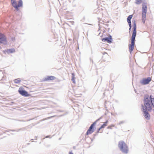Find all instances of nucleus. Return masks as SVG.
Masks as SVG:
<instances>
[{
  "instance_id": "1",
  "label": "nucleus",
  "mask_w": 154,
  "mask_h": 154,
  "mask_svg": "<svg viewBox=\"0 0 154 154\" xmlns=\"http://www.w3.org/2000/svg\"><path fill=\"white\" fill-rule=\"evenodd\" d=\"M144 104L145 107L144 109L151 111L153 107L154 108V98L150 97H145L144 99Z\"/></svg>"
},
{
  "instance_id": "2",
  "label": "nucleus",
  "mask_w": 154,
  "mask_h": 154,
  "mask_svg": "<svg viewBox=\"0 0 154 154\" xmlns=\"http://www.w3.org/2000/svg\"><path fill=\"white\" fill-rule=\"evenodd\" d=\"M136 25L135 22H134V24L133 32L131 38V44H130L129 46V51L130 53L132 52L134 48L135 44V38L136 35Z\"/></svg>"
},
{
  "instance_id": "3",
  "label": "nucleus",
  "mask_w": 154,
  "mask_h": 154,
  "mask_svg": "<svg viewBox=\"0 0 154 154\" xmlns=\"http://www.w3.org/2000/svg\"><path fill=\"white\" fill-rule=\"evenodd\" d=\"M118 146L120 150L123 153L127 154L128 153L129 149L126 143L122 140L119 141Z\"/></svg>"
},
{
  "instance_id": "4",
  "label": "nucleus",
  "mask_w": 154,
  "mask_h": 154,
  "mask_svg": "<svg viewBox=\"0 0 154 154\" xmlns=\"http://www.w3.org/2000/svg\"><path fill=\"white\" fill-rule=\"evenodd\" d=\"M12 6L16 9H18L19 7H22L23 5V2L21 0H20L17 4L15 0H11Z\"/></svg>"
},
{
  "instance_id": "5",
  "label": "nucleus",
  "mask_w": 154,
  "mask_h": 154,
  "mask_svg": "<svg viewBox=\"0 0 154 154\" xmlns=\"http://www.w3.org/2000/svg\"><path fill=\"white\" fill-rule=\"evenodd\" d=\"M7 43V38L5 36L4 34L0 33V44L6 45Z\"/></svg>"
},
{
  "instance_id": "6",
  "label": "nucleus",
  "mask_w": 154,
  "mask_h": 154,
  "mask_svg": "<svg viewBox=\"0 0 154 154\" xmlns=\"http://www.w3.org/2000/svg\"><path fill=\"white\" fill-rule=\"evenodd\" d=\"M97 121V120L91 125L87 131L86 133V135H88L89 134H91L94 132V126L96 124Z\"/></svg>"
},
{
  "instance_id": "7",
  "label": "nucleus",
  "mask_w": 154,
  "mask_h": 154,
  "mask_svg": "<svg viewBox=\"0 0 154 154\" xmlns=\"http://www.w3.org/2000/svg\"><path fill=\"white\" fill-rule=\"evenodd\" d=\"M152 80V78L148 77L147 78H144L140 81V83L142 85H146L149 83Z\"/></svg>"
},
{
  "instance_id": "8",
  "label": "nucleus",
  "mask_w": 154,
  "mask_h": 154,
  "mask_svg": "<svg viewBox=\"0 0 154 154\" xmlns=\"http://www.w3.org/2000/svg\"><path fill=\"white\" fill-rule=\"evenodd\" d=\"M18 92L22 95L25 97H28L30 96V94H28L26 91L24 90L22 87H20L18 90Z\"/></svg>"
},
{
  "instance_id": "9",
  "label": "nucleus",
  "mask_w": 154,
  "mask_h": 154,
  "mask_svg": "<svg viewBox=\"0 0 154 154\" xmlns=\"http://www.w3.org/2000/svg\"><path fill=\"white\" fill-rule=\"evenodd\" d=\"M143 110L144 114L143 115L145 118L147 120H149L150 119V116L149 114L147 112V110L144 109V107L143 106Z\"/></svg>"
},
{
  "instance_id": "10",
  "label": "nucleus",
  "mask_w": 154,
  "mask_h": 154,
  "mask_svg": "<svg viewBox=\"0 0 154 154\" xmlns=\"http://www.w3.org/2000/svg\"><path fill=\"white\" fill-rule=\"evenodd\" d=\"M56 79V77L53 76H48L45 78L44 80V81H47L48 80H53Z\"/></svg>"
},
{
  "instance_id": "11",
  "label": "nucleus",
  "mask_w": 154,
  "mask_h": 154,
  "mask_svg": "<svg viewBox=\"0 0 154 154\" xmlns=\"http://www.w3.org/2000/svg\"><path fill=\"white\" fill-rule=\"evenodd\" d=\"M112 38L111 36H110L109 37H107L102 39V41L103 42H107L109 43H110L112 42Z\"/></svg>"
},
{
  "instance_id": "12",
  "label": "nucleus",
  "mask_w": 154,
  "mask_h": 154,
  "mask_svg": "<svg viewBox=\"0 0 154 154\" xmlns=\"http://www.w3.org/2000/svg\"><path fill=\"white\" fill-rule=\"evenodd\" d=\"M146 12H142V20L143 23H144L146 20Z\"/></svg>"
},
{
  "instance_id": "13",
  "label": "nucleus",
  "mask_w": 154,
  "mask_h": 154,
  "mask_svg": "<svg viewBox=\"0 0 154 154\" xmlns=\"http://www.w3.org/2000/svg\"><path fill=\"white\" fill-rule=\"evenodd\" d=\"M147 7L146 3H143L142 4V12H147Z\"/></svg>"
},
{
  "instance_id": "14",
  "label": "nucleus",
  "mask_w": 154,
  "mask_h": 154,
  "mask_svg": "<svg viewBox=\"0 0 154 154\" xmlns=\"http://www.w3.org/2000/svg\"><path fill=\"white\" fill-rule=\"evenodd\" d=\"M108 121H106V122H104L103 124L101 126V127L99 128L97 132L98 133L100 131V130L102 128H104L106 127L107 125Z\"/></svg>"
},
{
  "instance_id": "15",
  "label": "nucleus",
  "mask_w": 154,
  "mask_h": 154,
  "mask_svg": "<svg viewBox=\"0 0 154 154\" xmlns=\"http://www.w3.org/2000/svg\"><path fill=\"white\" fill-rule=\"evenodd\" d=\"M6 51L8 53H12L15 52V50L14 48L7 49Z\"/></svg>"
},
{
  "instance_id": "16",
  "label": "nucleus",
  "mask_w": 154,
  "mask_h": 154,
  "mask_svg": "<svg viewBox=\"0 0 154 154\" xmlns=\"http://www.w3.org/2000/svg\"><path fill=\"white\" fill-rule=\"evenodd\" d=\"M14 81L15 83L19 84L21 82V80L20 79L18 78L15 79V80H14Z\"/></svg>"
},
{
  "instance_id": "17",
  "label": "nucleus",
  "mask_w": 154,
  "mask_h": 154,
  "mask_svg": "<svg viewBox=\"0 0 154 154\" xmlns=\"http://www.w3.org/2000/svg\"><path fill=\"white\" fill-rule=\"evenodd\" d=\"M72 81L75 84V75H74V73H72Z\"/></svg>"
},
{
  "instance_id": "18",
  "label": "nucleus",
  "mask_w": 154,
  "mask_h": 154,
  "mask_svg": "<svg viewBox=\"0 0 154 154\" xmlns=\"http://www.w3.org/2000/svg\"><path fill=\"white\" fill-rule=\"evenodd\" d=\"M136 1L135 3L137 5L141 4L142 2V0H136Z\"/></svg>"
},
{
  "instance_id": "19",
  "label": "nucleus",
  "mask_w": 154,
  "mask_h": 154,
  "mask_svg": "<svg viewBox=\"0 0 154 154\" xmlns=\"http://www.w3.org/2000/svg\"><path fill=\"white\" fill-rule=\"evenodd\" d=\"M127 21L128 22L129 26H131V20L127 19Z\"/></svg>"
},
{
  "instance_id": "20",
  "label": "nucleus",
  "mask_w": 154,
  "mask_h": 154,
  "mask_svg": "<svg viewBox=\"0 0 154 154\" xmlns=\"http://www.w3.org/2000/svg\"><path fill=\"white\" fill-rule=\"evenodd\" d=\"M114 127V125H111L108 126L107 127V128L108 129H112V128L113 127Z\"/></svg>"
},
{
  "instance_id": "21",
  "label": "nucleus",
  "mask_w": 154,
  "mask_h": 154,
  "mask_svg": "<svg viewBox=\"0 0 154 154\" xmlns=\"http://www.w3.org/2000/svg\"><path fill=\"white\" fill-rule=\"evenodd\" d=\"M133 17L132 15H130L128 16L127 19L131 20Z\"/></svg>"
},
{
  "instance_id": "22",
  "label": "nucleus",
  "mask_w": 154,
  "mask_h": 154,
  "mask_svg": "<svg viewBox=\"0 0 154 154\" xmlns=\"http://www.w3.org/2000/svg\"><path fill=\"white\" fill-rule=\"evenodd\" d=\"M129 27H130V28H129V30L130 31L131 30V26H129Z\"/></svg>"
},
{
  "instance_id": "23",
  "label": "nucleus",
  "mask_w": 154,
  "mask_h": 154,
  "mask_svg": "<svg viewBox=\"0 0 154 154\" xmlns=\"http://www.w3.org/2000/svg\"><path fill=\"white\" fill-rule=\"evenodd\" d=\"M69 154H74L72 152H69Z\"/></svg>"
},
{
  "instance_id": "24",
  "label": "nucleus",
  "mask_w": 154,
  "mask_h": 154,
  "mask_svg": "<svg viewBox=\"0 0 154 154\" xmlns=\"http://www.w3.org/2000/svg\"><path fill=\"white\" fill-rule=\"evenodd\" d=\"M1 49V47L0 46V49Z\"/></svg>"
}]
</instances>
